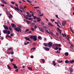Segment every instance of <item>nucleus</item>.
<instances>
[{"instance_id": "nucleus-1", "label": "nucleus", "mask_w": 74, "mask_h": 74, "mask_svg": "<svg viewBox=\"0 0 74 74\" xmlns=\"http://www.w3.org/2000/svg\"><path fill=\"white\" fill-rule=\"evenodd\" d=\"M14 29L15 30H16L17 32H21V28H19V27H15L14 28Z\"/></svg>"}, {"instance_id": "nucleus-2", "label": "nucleus", "mask_w": 74, "mask_h": 74, "mask_svg": "<svg viewBox=\"0 0 74 74\" xmlns=\"http://www.w3.org/2000/svg\"><path fill=\"white\" fill-rule=\"evenodd\" d=\"M53 46L54 48H54V49L55 50H58V49H59V48H58V45L57 44H55L54 45H53ZM55 47H56L55 48Z\"/></svg>"}, {"instance_id": "nucleus-3", "label": "nucleus", "mask_w": 74, "mask_h": 74, "mask_svg": "<svg viewBox=\"0 0 74 74\" xmlns=\"http://www.w3.org/2000/svg\"><path fill=\"white\" fill-rule=\"evenodd\" d=\"M14 9L15 10H17V11H19V10H20V12H23L22 10H21V9H19V8L17 7L16 8V7H14Z\"/></svg>"}, {"instance_id": "nucleus-4", "label": "nucleus", "mask_w": 74, "mask_h": 74, "mask_svg": "<svg viewBox=\"0 0 74 74\" xmlns=\"http://www.w3.org/2000/svg\"><path fill=\"white\" fill-rule=\"evenodd\" d=\"M36 19L37 20V21L38 22H40L41 21V19L40 18L38 17L36 18Z\"/></svg>"}, {"instance_id": "nucleus-5", "label": "nucleus", "mask_w": 74, "mask_h": 74, "mask_svg": "<svg viewBox=\"0 0 74 74\" xmlns=\"http://www.w3.org/2000/svg\"><path fill=\"white\" fill-rule=\"evenodd\" d=\"M48 47H52V43L51 42H49L48 44Z\"/></svg>"}, {"instance_id": "nucleus-6", "label": "nucleus", "mask_w": 74, "mask_h": 74, "mask_svg": "<svg viewBox=\"0 0 74 74\" xmlns=\"http://www.w3.org/2000/svg\"><path fill=\"white\" fill-rule=\"evenodd\" d=\"M3 26L5 29H6V30H8V26H7L5 25H3Z\"/></svg>"}, {"instance_id": "nucleus-7", "label": "nucleus", "mask_w": 74, "mask_h": 74, "mask_svg": "<svg viewBox=\"0 0 74 74\" xmlns=\"http://www.w3.org/2000/svg\"><path fill=\"white\" fill-rule=\"evenodd\" d=\"M66 25V21H64L62 24V26H65Z\"/></svg>"}, {"instance_id": "nucleus-8", "label": "nucleus", "mask_w": 74, "mask_h": 74, "mask_svg": "<svg viewBox=\"0 0 74 74\" xmlns=\"http://www.w3.org/2000/svg\"><path fill=\"white\" fill-rule=\"evenodd\" d=\"M37 36H34V38H33V40L34 41H36V40H37Z\"/></svg>"}, {"instance_id": "nucleus-9", "label": "nucleus", "mask_w": 74, "mask_h": 74, "mask_svg": "<svg viewBox=\"0 0 74 74\" xmlns=\"http://www.w3.org/2000/svg\"><path fill=\"white\" fill-rule=\"evenodd\" d=\"M40 30L41 31V32H44V29L42 28H41V27H38Z\"/></svg>"}, {"instance_id": "nucleus-10", "label": "nucleus", "mask_w": 74, "mask_h": 74, "mask_svg": "<svg viewBox=\"0 0 74 74\" xmlns=\"http://www.w3.org/2000/svg\"><path fill=\"white\" fill-rule=\"evenodd\" d=\"M12 64L14 66V69H18V67H17V66L15 65V64Z\"/></svg>"}, {"instance_id": "nucleus-11", "label": "nucleus", "mask_w": 74, "mask_h": 74, "mask_svg": "<svg viewBox=\"0 0 74 74\" xmlns=\"http://www.w3.org/2000/svg\"><path fill=\"white\" fill-rule=\"evenodd\" d=\"M44 49L46 51H49V49L48 47H44Z\"/></svg>"}, {"instance_id": "nucleus-12", "label": "nucleus", "mask_w": 74, "mask_h": 74, "mask_svg": "<svg viewBox=\"0 0 74 74\" xmlns=\"http://www.w3.org/2000/svg\"><path fill=\"white\" fill-rule=\"evenodd\" d=\"M53 64L54 66H56V63L55 61H53Z\"/></svg>"}, {"instance_id": "nucleus-13", "label": "nucleus", "mask_w": 74, "mask_h": 74, "mask_svg": "<svg viewBox=\"0 0 74 74\" xmlns=\"http://www.w3.org/2000/svg\"><path fill=\"white\" fill-rule=\"evenodd\" d=\"M11 26H12V27H16V25L14 23L11 24Z\"/></svg>"}, {"instance_id": "nucleus-14", "label": "nucleus", "mask_w": 74, "mask_h": 74, "mask_svg": "<svg viewBox=\"0 0 74 74\" xmlns=\"http://www.w3.org/2000/svg\"><path fill=\"white\" fill-rule=\"evenodd\" d=\"M25 39L26 40H27L28 41H30V39H29V38H27V37H25Z\"/></svg>"}, {"instance_id": "nucleus-15", "label": "nucleus", "mask_w": 74, "mask_h": 74, "mask_svg": "<svg viewBox=\"0 0 74 74\" xmlns=\"http://www.w3.org/2000/svg\"><path fill=\"white\" fill-rule=\"evenodd\" d=\"M48 25L50 26H54L50 22L48 23Z\"/></svg>"}, {"instance_id": "nucleus-16", "label": "nucleus", "mask_w": 74, "mask_h": 74, "mask_svg": "<svg viewBox=\"0 0 74 74\" xmlns=\"http://www.w3.org/2000/svg\"><path fill=\"white\" fill-rule=\"evenodd\" d=\"M26 22L27 23V24H30V23H31V22H30V21L27 20L26 21Z\"/></svg>"}, {"instance_id": "nucleus-17", "label": "nucleus", "mask_w": 74, "mask_h": 74, "mask_svg": "<svg viewBox=\"0 0 74 74\" xmlns=\"http://www.w3.org/2000/svg\"><path fill=\"white\" fill-rule=\"evenodd\" d=\"M13 17V16H12V15L11 14H10L9 16H8V18H12Z\"/></svg>"}, {"instance_id": "nucleus-18", "label": "nucleus", "mask_w": 74, "mask_h": 74, "mask_svg": "<svg viewBox=\"0 0 74 74\" xmlns=\"http://www.w3.org/2000/svg\"><path fill=\"white\" fill-rule=\"evenodd\" d=\"M7 30H4L3 31V32L4 34H7Z\"/></svg>"}, {"instance_id": "nucleus-19", "label": "nucleus", "mask_w": 74, "mask_h": 74, "mask_svg": "<svg viewBox=\"0 0 74 74\" xmlns=\"http://www.w3.org/2000/svg\"><path fill=\"white\" fill-rule=\"evenodd\" d=\"M43 45L45 47H47L48 46V44H47L46 43H44L43 44Z\"/></svg>"}, {"instance_id": "nucleus-20", "label": "nucleus", "mask_w": 74, "mask_h": 74, "mask_svg": "<svg viewBox=\"0 0 74 74\" xmlns=\"http://www.w3.org/2000/svg\"><path fill=\"white\" fill-rule=\"evenodd\" d=\"M1 1L3 3H5V4H7V3L6 2V1H5L4 0H1Z\"/></svg>"}, {"instance_id": "nucleus-21", "label": "nucleus", "mask_w": 74, "mask_h": 74, "mask_svg": "<svg viewBox=\"0 0 74 74\" xmlns=\"http://www.w3.org/2000/svg\"><path fill=\"white\" fill-rule=\"evenodd\" d=\"M57 29H58V30L60 31V34H61V33H62V30L60 29L59 27H57Z\"/></svg>"}, {"instance_id": "nucleus-22", "label": "nucleus", "mask_w": 74, "mask_h": 74, "mask_svg": "<svg viewBox=\"0 0 74 74\" xmlns=\"http://www.w3.org/2000/svg\"><path fill=\"white\" fill-rule=\"evenodd\" d=\"M69 62L71 63H74V60H72L70 61Z\"/></svg>"}, {"instance_id": "nucleus-23", "label": "nucleus", "mask_w": 74, "mask_h": 74, "mask_svg": "<svg viewBox=\"0 0 74 74\" xmlns=\"http://www.w3.org/2000/svg\"><path fill=\"white\" fill-rule=\"evenodd\" d=\"M7 67H8V68L9 69V70H10L11 69V68L10 66H9V65H8Z\"/></svg>"}, {"instance_id": "nucleus-24", "label": "nucleus", "mask_w": 74, "mask_h": 74, "mask_svg": "<svg viewBox=\"0 0 74 74\" xmlns=\"http://www.w3.org/2000/svg\"><path fill=\"white\" fill-rule=\"evenodd\" d=\"M28 69L30 70H31V71H32L33 69H32V68L29 67L28 68Z\"/></svg>"}, {"instance_id": "nucleus-25", "label": "nucleus", "mask_w": 74, "mask_h": 74, "mask_svg": "<svg viewBox=\"0 0 74 74\" xmlns=\"http://www.w3.org/2000/svg\"><path fill=\"white\" fill-rule=\"evenodd\" d=\"M65 63H69V61L67 60H66L65 61Z\"/></svg>"}, {"instance_id": "nucleus-26", "label": "nucleus", "mask_w": 74, "mask_h": 74, "mask_svg": "<svg viewBox=\"0 0 74 74\" xmlns=\"http://www.w3.org/2000/svg\"><path fill=\"white\" fill-rule=\"evenodd\" d=\"M65 56H68L69 55V53L68 52H66L65 53Z\"/></svg>"}, {"instance_id": "nucleus-27", "label": "nucleus", "mask_w": 74, "mask_h": 74, "mask_svg": "<svg viewBox=\"0 0 74 74\" xmlns=\"http://www.w3.org/2000/svg\"><path fill=\"white\" fill-rule=\"evenodd\" d=\"M49 34H50L51 35H53V32H49Z\"/></svg>"}, {"instance_id": "nucleus-28", "label": "nucleus", "mask_w": 74, "mask_h": 74, "mask_svg": "<svg viewBox=\"0 0 74 74\" xmlns=\"http://www.w3.org/2000/svg\"><path fill=\"white\" fill-rule=\"evenodd\" d=\"M22 9H23L22 10V11L23 12H24V13H25V12H26V11H25V8H23Z\"/></svg>"}, {"instance_id": "nucleus-29", "label": "nucleus", "mask_w": 74, "mask_h": 74, "mask_svg": "<svg viewBox=\"0 0 74 74\" xmlns=\"http://www.w3.org/2000/svg\"><path fill=\"white\" fill-rule=\"evenodd\" d=\"M27 1L28 2V3H32V1H30L29 0H27Z\"/></svg>"}, {"instance_id": "nucleus-30", "label": "nucleus", "mask_w": 74, "mask_h": 74, "mask_svg": "<svg viewBox=\"0 0 74 74\" xmlns=\"http://www.w3.org/2000/svg\"><path fill=\"white\" fill-rule=\"evenodd\" d=\"M37 12H38L39 14H41V12L40 11L38 10H37Z\"/></svg>"}, {"instance_id": "nucleus-31", "label": "nucleus", "mask_w": 74, "mask_h": 74, "mask_svg": "<svg viewBox=\"0 0 74 74\" xmlns=\"http://www.w3.org/2000/svg\"><path fill=\"white\" fill-rule=\"evenodd\" d=\"M19 8H20V9H21V10H22V9H23V7H22V5H20L19 6Z\"/></svg>"}, {"instance_id": "nucleus-32", "label": "nucleus", "mask_w": 74, "mask_h": 74, "mask_svg": "<svg viewBox=\"0 0 74 74\" xmlns=\"http://www.w3.org/2000/svg\"><path fill=\"white\" fill-rule=\"evenodd\" d=\"M32 17H34V19H36V18H37V16H32Z\"/></svg>"}, {"instance_id": "nucleus-33", "label": "nucleus", "mask_w": 74, "mask_h": 74, "mask_svg": "<svg viewBox=\"0 0 74 74\" xmlns=\"http://www.w3.org/2000/svg\"><path fill=\"white\" fill-rule=\"evenodd\" d=\"M10 31L8 30L7 31V34H10Z\"/></svg>"}, {"instance_id": "nucleus-34", "label": "nucleus", "mask_w": 74, "mask_h": 74, "mask_svg": "<svg viewBox=\"0 0 74 74\" xmlns=\"http://www.w3.org/2000/svg\"><path fill=\"white\" fill-rule=\"evenodd\" d=\"M58 62L60 63L63 62V61H62V60H61V61L60 60H58Z\"/></svg>"}, {"instance_id": "nucleus-35", "label": "nucleus", "mask_w": 74, "mask_h": 74, "mask_svg": "<svg viewBox=\"0 0 74 74\" xmlns=\"http://www.w3.org/2000/svg\"><path fill=\"white\" fill-rule=\"evenodd\" d=\"M59 38L60 40V41H62V38L61 36H59Z\"/></svg>"}, {"instance_id": "nucleus-36", "label": "nucleus", "mask_w": 74, "mask_h": 74, "mask_svg": "<svg viewBox=\"0 0 74 74\" xmlns=\"http://www.w3.org/2000/svg\"><path fill=\"white\" fill-rule=\"evenodd\" d=\"M11 26H10L9 28V30H10V31H12V28H11Z\"/></svg>"}, {"instance_id": "nucleus-37", "label": "nucleus", "mask_w": 74, "mask_h": 74, "mask_svg": "<svg viewBox=\"0 0 74 74\" xmlns=\"http://www.w3.org/2000/svg\"><path fill=\"white\" fill-rule=\"evenodd\" d=\"M34 38V36H31L30 37V38L31 39H33Z\"/></svg>"}, {"instance_id": "nucleus-38", "label": "nucleus", "mask_w": 74, "mask_h": 74, "mask_svg": "<svg viewBox=\"0 0 74 74\" xmlns=\"http://www.w3.org/2000/svg\"><path fill=\"white\" fill-rule=\"evenodd\" d=\"M40 8V7H39L38 6H37L36 7H34V8H35V9H37V8Z\"/></svg>"}, {"instance_id": "nucleus-39", "label": "nucleus", "mask_w": 74, "mask_h": 74, "mask_svg": "<svg viewBox=\"0 0 74 74\" xmlns=\"http://www.w3.org/2000/svg\"><path fill=\"white\" fill-rule=\"evenodd\" d=\"M11 50H12V49L11 48H10L8 49V51H10Z\"/></svg>"}, {"instance_id": "nucleus-40", "label": "nucleus", "mask_w": 74, "mask_h": 74, "mask_svg": "<svg viewBox=\"0 0 74 74\" xmlns=\"http://www.w3.org/2000/svg\"><path fill=\"white\" fill-rule=\"evenodd\" d=\"M41 60L42 62H43V63H45V60L43 59H42Z\"/></svg>"}, {"instance_id": "nucleus-41", "label": "nucleus", "mask_w": 74, "mask_h": 74, "mask_svg": "<svg viewBox=\"0 0 74 74\" xmlns=\"http://www.w3.org/2000/svg\"><path fill=\"white\" fill-rule=\"evenodd\" d=\"M45 30L46 32H47V33H49V31H48V30H47V29H45Z\"/></svg>"}, {"instance_id": "nucleus-42", "label": "nucleus", "mask_w": 74, "mask_h": 74, "mask_svg": "<svg viewBox=\"0 0 74 74\" xmlns=\"http://www.w3.org/2000/svg\"><path fill=\"white\" fill-rule=\"evenodd\" d=\"M40 23L42 25H44V23H43V22H41Z\"/></svg>"}, {"instance_id": "nucleus-43", "label": "nucleus", "mask_w": 74, "mask_h": 74, "mask_svg": "<svg viewBox=\"0 0 74 74\" xmlns=\"http://www.w3.org/2000/svg\"><path fill=\"white\" fill-rule=\"evenodd\" d=\"M44 15V14H40L39 16H42Z\"/></svg>"}, {"instance_id": "nucleus-44", "label": "nucleus", "mask_w": 74, "mask_h": 74, "mask_svg": "<svg viewBox=\"0 0 74 74\" xmlns=\"http://www.w3.org/2000/svg\"><path fill=\"white\" fill-rule=\"evenodd\" d=\"M10 62H12L14 61V59H10Z\"/></svg>"}, {"instance_id": "nucleus-45", "label": "nucleus", "mask_w": 74, "mask_h": 74, "mask_svg": "<svg viewBox=\"0 0 74 74\" xmlns=\"http://www.w3.org/2000/svg\"><path fill=\"white\" fill-rule=\"evenodd\" d=\"M67 40L68 41L70 42V39H69V38H67Z\"/></svg>"}, {"instance_id": "nucleus-46", "label": "nucleus", "mask_w": 74, "mask_h": 74, "mask_svg": "<svg viewBox=\"0 0 74 74\" xmlns=\"http://www.w3.org/2000/svg\"><path fill=\"white\" fill-rule=\"evenodd\" d=\"M6 38H8V37H9V36L7 34L6 36Z\"/></svg>"}, {"instance_id": "nucleus-47", "label": "nucleus", "mask_w": 74, "mask_h": 74, "mask_svg": "<svg viewBox=\"0 0 74 74\" xmlns=\"http://www.w3.org/2000/svg\"><path fill=\"white\" fill-rule=\"evenodd\" d=\"M34 27V28H35V29H37V27H38L37 26H36V25H35Z\"/></svg>"}, {"instance_id": "nucleus-48", "label": "nucleus", "mask_w": 74, "mask_h": 74, "mask_svg": "<svg viewBox=\"0 0 74 74\" xmlns=\"http://www.w3.org/2000/svg\"><path fill=\"white\" fill-rule=\"evenodd\" d=\"M33 18H28V20H32Z\"/></svg>"}, {"instance_id": "nucleus-49", "label": "nucleus", "mask_w": 74, "mask_h": 74, "mask_svg": "<svg viewBox=\"0 0 74 74\" xmlns=\"http://www.w3.org/2000/svg\"><path fill=\"white\" fill-rule=\"evenodd\" d=\"M11 3H12V4H15V2L13 1H12L11 2Z\"/></svg>"}, {"instance_id": "nucleus-50", "label": "nucleus", "mask_w": 74, "mask_h": 74, "mask_svg": "<svg viewBox=\"0 0 74 74\" xmlns=\"http://www.w3.org/2000/svg\"><path fill=\"white\" fill-rule=\"evenodd\" d=\"M60 52H59L58 51H57L56 52V53H60Z\"/></svg>"}, {"instance_id": "nucleus-51", "label": "nucleus", "mask_w": 74, "mask_h": 74, "mask_svg": "<svg viewBox=\"0 0 74 74\" xmlns=\"http://www.w3.org/2000/svg\"><path fill=\"white\" fill-rule=\"evenodd\" d=\"M28 16L29 17V18H31V17L32 16V15L30 14V15H29Z\"/></svg>"}, {"instance_id": "nucleus-52", "label": "nucleus", "mask_w": 74, "mask_h": 74, "mask_svg": "<svg viewBox=\"0 0 74 74\" xmlns=\"http://www.w3.org/2000/svg\"><path fill=\"white\" fill-rule=\"evenodd\" d=\"M57 25L59 27L61 28V27L60 26V25H59V24H57Z\"/></svg>"}, {"instance_id": "nucleus-53", "label": "nucleus", "mask_w": 74, "mask_h": 74, "mask_svg": "<svg viewBox=\"0 0 74 74\" xmlns=\"http://www.w3.org/2000/svg\"><path fill=\"white\" fill-rule=\"evenodd\" d=\"M41 36H38V39H39V40H40V39H41Z\"/></svg>"}, {"instance_id": "nucleus-54", "label": "nucleus", "mask_w": 74, "mask_h": 74, "mask_svg": "<svg viewBox=\"0 0 74 74\" xmlns=\"http://www.w3.org/2000/svg\"><path fill=\"white\" fill-rule=\"evenodd\" d=\"M56 34L57 36H59V33H58L57 32L56 33Z\"/></svg>"}, {"instance_id": "nucleus-55", "label": "nucleus", "mask_w": 74, "mask_h": 74, "mask_svg": "<svg viewBox=\"0 0 74 74\" xmlns=\"http://www.w3.org/2000/svg\"><path fill=\"white\" fill-rule=\"evenodd\" d=\"M31 30H32V31H34V28H33L32 27L31 28Z\"/></svg>"}, {"instance_id": "nucleus-56", "label": "nucleus", "mask_w": 74, "mask_h": 74, "mask_svg": "<svg viewBox=\"0 0 74 74\" xmlns=\"http://www.w3.org/2000/svg\"><path fill=\"white\" fill-rule=\"evenodd\" d=\"M62 36H63V37H65V36H64V34H63V33H62Z\"/></svg>"}, {"instance_id": "nucleus-57", "label": "nucleus", "mask_w": 74, "mask_h": 74, "mask_svg": "<svg viewBox=\"0 0 74 74\" xmlns=\"http://www.w3.org/2000/svg\"><path fill=\"white\" fill-rule=\"evenodd\" d=\"M24 18H26V19H28V17H26V16H24Z\"/></svg>"}, {"instance_id": "nucleus-58", "label": "nucleus", "mask_w": 74, "mask_h": 74, "mask_svg": "<svg viewBox=\"0 0 74 74\" xmlns=\"http://www.w3.org/2000/svg\"><path fill=\"white\" fill-rule=\"evenodd\" d=\"M11 55H13V54H14V51H12V52H11Z\"/></svg>"}, {"instance_id": "nucleus-59", "label": "nucleus", "mask_w": 74, "mask_h": 74, "mask_svg": "<svg viewBox=\"0 0 74 74\" xmlns=\"http://www.w3.org/2000/svg\"><path fill=\"white\" fill-rule=\"evenodd\" d=\"M51 21L52 22H55V20L54 19L53 20V19H52L51 20Z\"/></svg>"}, {"instance_id": "nucleus-60", "label": "nucleus", "mask_w": 74, "mask_h": 74, "mask_svg": "<svg viewBox=\"0 0 74 74\" xmlns=\"http://www.w3.org/2000/svg\"><path fill=\"white\" fill-rule=\"evenodd\" d=\"M67 38H69V37H70V36L69 35H67Z\"/></svg>"}, {"instance_id": "nucleus-61", "label": "nucleus", "mask_w": 74, "mask_h": 74, "mask_svg": "<svg viewBox=\"0 0 74 74\" xmlns=\"http://www.w3.org/2000/svg\"><path fill=\"white\" fill-rule=\"evenodd\" d=\"M10 36H11L12 37V36H14V34H10Z\"/></svg>"}, {"instance_id": "nucleus-62", "label": "nucleus", "mask_w": 74, "mask_h": 74, "mask_svg": "<svg viewBox=\"0 0 74 74\" xmlns=\"http://www.w3.org/2000/svg\"><path fill=\"white\" fill-rule=\"evenodd\" d=\"M1 6H2V7H4L5 5L4 4H1Z\"/></svg>"}, {"instance_id": "nucleus-63", "label": "nucleus", "mask_w": 74, "mask_h": 74, "mask_svg": "<svg viewBox=\"0 0 74 74\" xmlns=\"http://www.w3.org/2000/svg\"><path fill=\"white\" fill-rule=\"evenodd\" d=\"M27 15H29L30 14H29V12H26Z\"/></svg>"}, {"instance_id": "nucleus-64", "label": "nucleus", "mask_w": 74, "mask_h": 74, "mask_svg": "<svg viewBox=\"0 0 74 74\" xmlns=\"http://www.w3.org/2000/svg\"><path fill=\"white\" fill-rule=\"evenodd\" d=\"M24 45H27V43H26V42H24Z\"/></svg>"}]
</instances>
